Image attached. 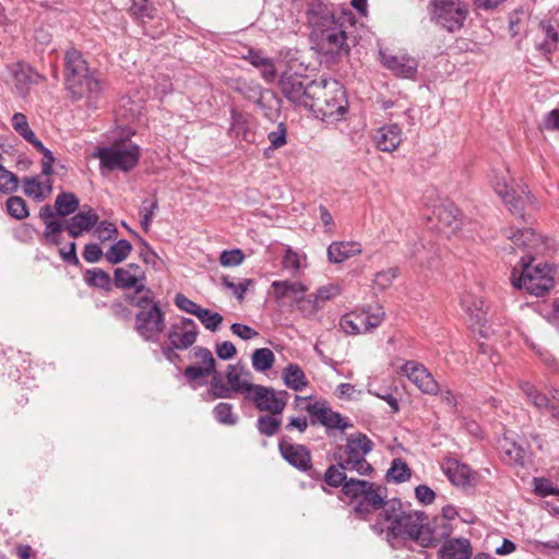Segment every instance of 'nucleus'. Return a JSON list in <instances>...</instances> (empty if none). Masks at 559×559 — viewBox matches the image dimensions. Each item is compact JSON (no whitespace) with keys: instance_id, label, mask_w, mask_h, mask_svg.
<instances>
[{"instance_id":"obj_1","label":"nucleus","mask_w":559,"mask_h":559,"mask_svg":"<svg viewBox=\"0 0 559 559\" xmlns=\"http://www.w3.org/2000/svg\"><path fill=\"white\" fill-rule=\"evenodd\" d=\"M428 516L423 511H403L402 502L399 499L389 500L378 515V521L371 525V528L378 534L386 532L389 539L403 538L411 539L417 544V536L421 534L423 524Z\"/></svg>"},{"instance_id":"obj_2","label":"nucleus","mask_w":559,"mask_h":559,"mask_svg":"<svg viewBox=\"0 0 559 559\" xmlns=\"http://www.w3.org/2000/svg\"><path fill=\"white\" fill-rule=\"evenodd\" d=\"M342 492L356 501L353 512L361 520H368L369 515L378 510L384 511L389 502L385 500L386 488L367 480L350 478Z\"/></svg>"},{"instance_id":"obj_3","label":"nucleus","mask_w":559,"mask_h":559,"mask_svg":"<svg viewBox=\"0 0 559 559\" xmlns=\"http://www.w3.org/2000/svg\"><path fill=\"white\" fill-rule=\"evenodd\" d=\"M430 21L448 33L460 32L469 15L466 0H431L427 5Z\"/></svg>"},{"instance_id":"obj_4","label":"nucleus","mask_w":559,"mask_h":559,"mask_svg":"<svg viewBox=\"0 0 559 559\" xmlns=\"http://www.w3.org/2000/svg\"><path fill=\"white\" fill-rule=\"evenodd\" d=\"M491 185L496 193L513 214L523 216V211L526 206L534 203V198L531 195L527 187L522 182H516L509 169L495 173L491 178Z\"/></svg>"},{"instance_id":"obj_5","label":"nucleus","mask_w":559,"mask_h":559,"mask_svg":"<svg viewBox=\"0 0 559 559\" xmlns=\"http://www.w3.org/2000/svg\"><path fill=\"white\" fill-rule=\"evenodd\" d=\"M140 156L139 145L130 141L115 142L110 146L98 147L93 153V157L99 159L100 168L122 173L132 170L138 165Z\"/></svg>"},{"instance_id":"obj_6","label":"nucleus","mask_w":559,"mask_h":559,"mask_svg":"<svg viewBox=\"0 0 559 559\" xmlns=\"http://www.w3.org/2000/svg\"><path fill=\"white\" fill-rule=\"evenodd\" d=\"M533 257H530V261H525V258H521L522 272L516 276V270L514 269L511 275V283L515 288L525 289L528 294L534 296H544L554 286L552 270L549 265H536L531 266Z\"/></svg>"},{"instance_id":"obj_7","label":"nucleus","mask_w":559,"mask_h":559,"mask_svg":"<svg viewBox=\"0 0 559 559\" xmlns=\"http://www.w3.org/2000/svg\"><path fill=\"white\" fill-rule=\"evenodd\" d=\"M306 81V76L288 69L282 73L278 86L283 95L289 102L298 106L310 108L312 99L319 96V93L325 84L324 82H319V80Z\"/></svg>"},{"instance_id":"obj_8","label":"nucleus","mask_w":559,"mask_h":559,"mask_svg":"<svg viewBox=\"0 0 559 559\" xmlns=\"http://www.w3.org/2000/svg\"><path fill=\"white\" fill-rule=\"evenodd\" d=\"M373 442L364 433H353L347 438L346 444L338 451V465L348 472L359 475H369L373 468L366 460L372 450Z\"/></svg>"},{"instance_id":"obj_9","label":"nucleus","mask_w":559,"mask_h":559,"mask_svg":"<svg viewBox=\"0 0 559 559\" xmlns=\"http://www.w3.org/2000/svg\"><path fill=\"white\" fill-rule=\"evenodd\" d=\"M356 20L350 10H341V22L325 28L318 34L321 50L333 57L347 56L349 46L347 44L346 29L353 26Z\"/></svg>"},{"instance_id":"obj_10","label":"nucleus","mask_w":559,"mask_h":559,"mask_svg":"<svg viewBox=\"0 0 559 559\" xmlns=\"http://www.w3.org/2000/svg\"><path fill=\"white\" fill-rule=\"evenodd\" d=\"M325 86L317 98L312 99L311 110L320 114L323 118L338 119L346 110L345 92L335 80L320 79Z\"/></svg>"},{"instance_id":"obj_11","label":"nucleus","mask_w":559,"mask_h":559,"mask_svg":"<svg viewBox=\"0 0 559 559\" xmlns=\"http://www.w3.org/2000/svg\"><path fill=\"white\" fill-rule=\"evenodd\" d=\"M246 399L253 402L260 412L281 415L287 404L288 393L273 386H246Z\"/></svg>"},{"instance_id":"obj_12","label":"nucleus","mask_w":559,"mask_h":559,"mask_svg":"<svg viewBox=\"0 0 559 559\" xmlns=\"http://www.w3.org/2000/svg\"><path fill=\"white\" fill-rule=\"evenodd\" d=\"M198 333V326L192 319L185 318L179 323L173 324L167 334L169 344L160 346L163 355L168 360H173V356H177L174 349L185 350L192 346Z\"/></svg>"},{"instance_id":"obj_13","label":"nucleus","mask_w":559,"mask_h":559,"mask_svg":"<svg viewBox=\"0 0 559 559\" xmlns=\"http://www.w3.org/2000/svg\"><path fill=\"white\" fill-rule=\"evenodd\" d=\"M384 310L381 306L368 311H354L343 316L340 320V326L346 334H361L378 328L384 319Z\"/></svg>"},{"instance_id":"obj_14","label":"nucleus","mask_w":559,"mask_h":559,"mask_svg":"<svg viewBox=\"0 0 559 559\" xmlns=\"http://www.w3.org/2000/svg\"><path fill=\"white\" fill-rule=\"evenodd\" d=\"M134 329L146 342H157L165 330V314L159 305L153 304L148 309L139 310Z\"/></svg>"},{"instance_id":"obj_15","label":"nucleus","mask_w":559,"mask_h":559,"mask_svg":"<svg viewBox=\"0 0 559 559\" xmlns=\"http://www.w3.org/2000/svg\"><path fill=\"white\" fill-rule=\"evenodd\" d=\"M341 10H336L324 0H311L307 9L308 23L318 34L341 22Z\"/></svg>"},{"instance_id":"obj_16","label":"nucleus","mask_w":559,"mask_h":559,"mask_svg":"<svg viewBox=\"0 0 559 559\" xmlns=\"http://www.w3.org/2000/svg\"><path fill=\"white\" fill-rule=\"evenodd\" d=\"M395 372L401 381H408L412 384H438L431 371L417 360L396 359Z\"/></svg>"},{"instance_id":"obj_17","label":"nucleus","mask_w":559,"mask_h":559,"mask_svg":"<svg viewBox=\"0 0 559 559\" xmlns=\"http://www.w3.org/2000/svg\"><path fill=\"white\" fill-rule=\"evenodd\" d=\"M453 532L452 523L445 518H433L431 522L423 524L421 534L417 536V544L421 547H435L450 537Z\"/></svg>"},{"instance_id":"obj_18","label":"nucleus","mask_w":559,"mask_h":559,"mask_svg":"<svg viewBox=\"0 0 559 559\" xmlns=\"http://www.w3.org/2000/svg\"><path fill=\"white\" fill-rule=\"evenodd\" d=\"M461 306L468 317L472 326H477L480 335L488 336L487 323V309L481 298L466 293L461 298Z\"/></svg>"},{"instance_id":"obj_19","label":"nucleus","mask_w":559,"mask_h":559,"mask_svg":"<svg viewBox=\"0 0 559 559\" xmlns=\"http://www.w3.org/2000/svg\"><path fill=\"white\" fill-rule=\"evenodd\" d=\"M306 411L311 416V424H321L328 429L345 430L352 427L338 413L333 412L331 408L321 403H308Z\"/></svg>"},{"instance_id":"obj_20","label":"nucleus","mask_w":559,"mask_h":559,"mask_svg":"<svg viewBox=\"0 0 559 559\" xmlns=\"http://www.w3.org/2000/svg\"><path fill=\"white\" fill-rule=\"evenodd\" d=\"M278 448L282 456L294 467L300 471L311 468V454L305 445L281 440Z\"/></svg>"},{"instance_id":"obj_21","label":"nucleus","mask_w":559,"mask_h":559,"mask_svg":"<svg viewBox=\"0 0 559 559\" xmlns=\"http://www.w3.org/2000/svg\"><path fill=\"white\" fill-rule=\"evenodd\" d=\"M402 129L396 123L378 128L372 134V141L379 151L392 153L402 143Z\"/></svg>"},{"instance_id":"obj_22","label":"nucleus","mask_w":559,"mask_h":559,"mask_svg":"<svg viewBox=\"0 0 559 559\" xmlns=\"http://www.w3.org/2000/svg\"><path fill=\"white\" fill-rule=\"evenodd\" d=\"M73 81L75 82L74 85H72L70 81L66 82V86L73 99H81L83 97L94 98L97 97L102 91L99 80L95 78L92 72L83 75L82 79L78 78Z\"/></svg>"},{"instance_id":"obj_23","label":"nucleus","mask_w":559,"mask_h":559,"mask_svg":"<svg viewBox=\"0 0 559 559\" xmlns=\"http://www.w3.org/2000/svg\"><path fill=\"white\" fill-rule=\"evenodd\" d=\"M380 58L383 66L397 76L408 79L417 71L416 60L406 55L393 56L380 52Z\"/></svg>"},{"instance_id":"obj_24","label":"nucleus","mask_w":559,"mask_h":559,"mask_svg":"<svg viewBox=\"0 0 559 559\" xmlns=\"http://www.w3.org/2000/svg\"><path fill=\"white\" fill-rule=\"evenodd\" d=\"M145 272L135 263H129L126 267H117L114 272V282L118 288H135L144 284Z\"/></svg>"},{"instance_id":"obj_25","label":"nucleus","mask_w":559,"mask_h":559,"mask_svg":"<svg viewBox=\"0 0 559 559\" xmlns=\"http://www.w3.org/2000/svg\"><path fill=\"white\" fill-rule=\"evenodd\" d=\"M506 237L511 240L512 249L527 250V254L524 257L525 261H530L532 252L539 246V237L536 236L532 228H522L513 231L512 228L504 231Z\"/></svg>"},{"instance_id":"obj_26","label":"nucleus","mask_w":559,"mask_h":559,"mask_svg":"<svg viewBox=\"0 0 559 559\" xmlns=\"http://www.w3.org/2000/svg\"><path fill=\"white\" fill-rule=\"evenodd\" d=\"M439 559H471L473 549L467 538L448 539L440 547Z\"/></svg>"},{"instance_id":"obj_27","label":"nucleus","mask_w":559,"mask_h":559,"mask_svg":"<svg viewBox=\"0 0 559 559\" xmlns=\"http://www.w3.org/2000/svg\"><path fill=\"white\" fill-rule=\"evenodd\" d=\"M99 216L93 210L87 212H80L72 216L66 224L64 229L69 233L72 238H78L84 231L91 230L97 225Z\"/></svg>"},{"instance_id":"obj_28","label":"nucleus","mask_w":559,"mask_h":559,"mask_svg":"<svg viewBox=\"0 0 559 559\" xmlns=\"http://www.w3.org/2000/svg\"><path fill=\"white\" fill-rule=\"evenodd\" d=\"M66 62V82H72V85L75 84L73 80L82 79L83 75L90 73V69L87 67L86 61L83 59L82 53L76 49H69L64 56Z\"/></svg>"},{"instance_id":"obj_29","label":"nucleus","mask_w":559,"mask_h":559,"mask_svg":"<svg viewBox=\"0 0 559 559\" xmlns=\"http://www.w3.org/2000/svg\"><path fill=\"white\" fill-rule=\"evenodd\" d=\"M362 251L361 245L356 241H333L328 247V260L331 263L337 264L345 260L360 254Z\"/></svg>"},{"instance_id":"obj_30","label":"nucleus","mask_w":559,"mask_h":559,"mask_svg":"<svg viewBox=\"0 0 559 559\" xmlns=\"http://www.w3.org/2000/svg\"><path fill=\"white\" fill-rule=\"evenodd\" d=\"M271 287L273 288L274 297L277 301L289 299L297 302L300 296L307 290V287L302 283L290 281H274Z\"/></svg>"},{"instance_id":"obj_31","label":"nucleus","mask_w":559,"mask_h":559,"mask_svg":"<svg viewBox=\"0 0 559 559\" xmlns=\"http://www.w3.org/2000/svg\"><path fill=\"white\" fill-rule=\"evenodd\" d=\"M245 59L260 70L261 76L267 83L276 79V69L271 58L265 57L260 50L249 49Z\"/></svg>"},{"instance_id":"obj_32","label":"nucleus","mask_w":559,"mask_h":559,"mask_svg":"<svg viewBox=\"0 0 559 559\" xmlns=\"http://www.w3.org/2000/svg\"><path fill=\"white\" fill-rule=\"evenodd\" d=\"M442 471L455 486H465L471 481V468L454 459L445 460Z\"/></svg>"},{"instance_id":"obj_33","label":"nucleus","mask_w":559,"mask_h":559,"mask_svg":"<svg viewBox=\"0 0 559 559\" xmlns=\"http://www.w3.org/2000/svg\"><path fill=\"white\" fill-rule=\"evenodd\" d=\"M528 400L537 408H546L552 414V406L559 407V390L552 389L548 393H543L537 390V386H527L525 391Z\"/></svg>"},{"instance_id":"obj_34","label":"nucleus","mask_w":559,"mask_h":559,"mask_svg":"<svg viewBox=\"0 0 559 559\" xmlns=\"http://www.w3.org/2000/svg\"><path fill=\"white\" fill-rule=\"evenodd\" d=\"M538 28L543 39L536 43V49L543 55L548 56L557 49L559 43V34L550 23L545 21L539 23Z\"/></svg>"},{"instance_id":"obj_35","label":"nucleus","mask_w":559,"mask_h":559,"mask_svg":"<svg viewBox=\"0 0 559 559\" xmlns=\"http://www.w3.org/2000/svg\"><path fill=\"white\" fill-rule=\"evenodd\" d=\"M435 213L440 224V229L449 227L454 231L460 228L459 210L454 204H442L436 209Z\"/></svg>"},{"instance_id":"obj_36","label":"nucleus","mask_w":559,"mask_h":559,"mask_svg":"<svg viewBox=\"0 0 559 559\" xmlns=\"http://www.w3.org/2000/svg\"><path fill=\"white\" fill-rule=\"evenodd\" d=\"M126 299L130 305L139 308L140 310L148 309L153 304H157L154 300V293L144 284L136 286L132 294H127Z\"/></svg>"},{"instance_id":"obj_37","label":"nucleus","mask_w":559,"mask_h":559,"mask_svg":"<svg viewBox=\"0 0 559 559\" xmlns=\"http://www.w3.org/2000/svg\"><path fill=\"white\" fill-rule=\"evenodd\" d=\"M80 205L78 197L72 192L62 191L55 200V211L61 217L74 214Z\"/></svg>"},{"instance_id":"obj_38","label":"nucleus","mask_w":559,"mask_h":559,"mask_svg":"<svg viewBox=\"0 0 559 559\" xmlns=\"http://www.w3.org/2000/svg\"><path fill=\"white\" fill-rule=\"evenodd\" d=\"M132 249L130 241L126 239L118 240L105 252V259L110 264H119L130 255Z\"/></svg>"},{"instance_id":"obj_39","label":"nucleus","mask_w":559,"mask_h":559,"mask_svg":"<svg viewBox=\"0 0 559 559\" xmlns=\"http://www.w3.org/2000/svg\"><path fill=\"white\" fill-rule=\"evenodd\" d=\"M282 425V418L280 415H262L257 420L258 431L266 437L275 436Z\"/></svg>"},{"instance_id":"obj_40","label":"nucleus","mask_w":559,"mask_h":559,"mask_svg":"<svg viewBox=\"0 0 559 559\" xmlns=\"http://www.w3.org/2000/svg\"><path fill=\"white\" fill-rule=\"evenodd\" d=\"M11 123L14 131L29 144H33L38 140L35 133L32 131L26 116L22 112H15L12 116Z\"/></svg>"},{"instance_id":"obj_41","label":"nucleus","mask_w":559,"mask_h":559,"mask_svg":"<svg viewBox=\"0 0 559 559\" xmlns=\"http://www.w3.org/2000/svg\"><path fill=\"white\" fill-rule=\"evenodd\" d=\"M274 354L270 348L263 347L258 348L253 352L251 360H252V367L257 371H266L271 369V367L274 364Z\"/></svg>"},{"instance_id":"obj_42","label":"nucleus","mask_w":559,"mask_h":559,"mask_svg":"<svg viewBox=\"0 0 559 559\" xmlns=\"http://www.w3.org/2000/svg\"><path fill=\"white\" fill-rule=\"evenodd\" d=\"M85 281L90 286L105 290H109L111 287V278L109 274L98 267L87 270L85 273Z\"/></svg>"},{"instance_id":"obj_43","label":"nucleus","mask_w":559,"mask_h":559,"mask_svg":"<svg viewBox=\"0 0 559 559\" xmlns=\"http://www.w3.org/2000/svg\"><path fill=\"white\" fill-rule=\"evenodd\" d=\"M233 88L243 95L246 98L250 100H255L258 105L264 109V105L262 103V90L259 84H248L245 81H236L235 86Z\"/></svg>"},{"instance_id":"obj_44","label":"nucleus","mask_w":559,"mask_h":559,"mask_svg":"<svg viewBox=\"0 0 559 559\" xmlns=\"http://www.w3.org/2000/svg\"><path fill=\"white\" fill-rule=\"evenodd\" d=\"M347 468H342L338 463L336 465H331L324 473L323 479L326 485L331 487H344V485L349 481L350 478H347L345 472Z\"/></svg>"},{"instance_id":"obj_45","label":"nucleus","mask_w":559,"mask_h":559,"mask_svg":"<svg viewBox=\"0 0 559 559\" xmlns=\"http://www.w3.org/2000/svg\"><path fill=\"white\" fill-rule=\"evenodd\" d=\"M411 477V469L407 464L401 459H394L391 467L386 473L388 480L394 483H403Z\"/></svg>"},{"instance_id":"obj_46","label":"nucleus","mask_w":559,"mask_h":559,"mask_svg":"<svg viewBox=\"0 0 559 559\" xmlns=\"http://www.w3.org/2000/svg\"><path fill=\"white\" fill-rule=\"evenodd\" d=\"M230 132L235 134L237 138H242L247 140L248 133V121L246 114L231 108L230 110Z\"/></svg>"},{"instance_id":"obj_47","label":"nucleus","mask_w":559,"mask_h":559,"mask_svg":"<svg viewBox=\"0 0 559 559\" xmlns=\"http://www.w3.org/2000/svg\"><path fill=\"white\" fill-rule=\"evenodd\" d=\"M502 451L504 454V459L509 461V463L521 464L523 465L525 459L527 456L526 451L520 444L515 442L504 441L502 444Z\"/></svg>"},{"instance_id":"obj_48","label":"nucleus","mask_w":559,"mask_h":559,"mask_svg":"<svg viewBox=\"0 0 559 559\" xmlns=\"http://www.w3.org/2000/svg\"><path fill=\"white\" fill-rule=\"evenodd\" d=\"M214 416L217 421L227 426L237 424L238 417L233 412V405L229 403H218L213 409Z\"/></svg>"},{"instance_id":"obj_49","label":"nucleus","mask_w":559,"mask_h":559,"mask_svg":"<svg viewBox=\"0 0 559 559\" xmlns=\"http://www.w3.org/2000/svg\"><path fill=\"white\" fill-rule=\"evenodd\" d=\"M5 205L8 213L16 219L21 221L29 215L26 202L21 197H10L7 200Z\"/></svg>"},{"instance_id":"obj_50","label":"nucleus","mask_w":559,"mask_h":559,"mask_svg":"<svg viewBox=\"0 0 559 559\" xmlns=\"http://www.w3.org/2000/svg\"><path fill=\"white\" fill-rule=\"evenodd\" d=\"M34 148L43 155L41 158V175L48 177L52 174V165L55 163V156L52 152L47 148L39 140L33 144Z\"/></svg>"},{"instance_id":"obj_51","label":"nucleus","mask_w":559,"mask_h":559,"mask_svg":"<svg viewBox=\"0 0 559 559\" xmlns=\"http://www.w3.org/2000/svg\"><path fill=\"white\" fill-rule=\"evenodd\" d=\"M158 209V202L157 199L154 197V199L148 202L147 200H144L140 210L141 214V226L145 231L150 230V227L152 225L153 218L155 216V212Z\"/></svg>"},{"instance_id":"obj_52","label":"nucleus","mask_w":559,"mask_h":559,"mask_svg":"<svg viewBox=\"0 0 559 559\" xmlns=\"http://www.w3.org/2000/svg\"><path fill=\"white\" fill-rule=\"evenodd\" d=\"M64 224L60 221H49L45 223V231L43 234L46 241L52 245L61 243V231L64 229Z\"/></svg>"},{"instance_id":"obj_53","label":"nucleus","mask_w":559,"mask_h":559,"mask_svg":"<svg viewBox=\"0 0 559 559\" xmlns=\"http://www.w3.org/2000/svg\"><path fill=\"white\" fill-rule=\"evenodd\" d=\"M284 384H308L306 376L298 365L289 364L283 372Z\"/></svg>"},{"instance_id":"obj_54","label":"nucleus","mask_w":559,"mask_h":559,"mask_svg":"<svg viewBox=\"0 0 559 559\" xmlns=\"http://www.w3.org/2000/svg\"><path fill=\"white\" fill-rule=\"evenodd\" d=\"M197 318L212 332L216 331L223 322V317L219 313L204 308L200 309L199 313H197Z\"/></svg>"},{"instance_id":"obj_55","label":"nucleus","mask_w":559,"mask_h":559,"mask_svg":"<svg viewBox=\"0 0 559 559\" xmlns=\"http://www.w3.org/2000/svg\"><path fill=\"white\" fill-rule=\"evenodd\" d=\"M270 148L277 150L287 143V127L284 122L276 124L275 129L267 134Z\"/></svg>"},{"instance_id":"obj_56","label":"nucleus","mask_w":559,"mask_h":559,"mask_svg":"<svg viewBox=\"0 0 559 559\" xmlns=\"http://www.w3.org/2000/svg\"><path fill=\"white\" fill-rule=\"evenodd\" d=\"M44 191L41 180L38 177L25 178L24 192L26 195L36 201H43L47 198Z\"/></svg>"},{"instance_id":"obj_57","label":"nucleus","mask_w":559,"mask_h":559,"mask_svg":"<svg viewBox=\"0 0 559 559\" xmlns=\"http://www.w3.org/2000/svg\"><path fill=\"white\" fill-rule=\"evenodd\" d=\"M19 188L17 176L0 165V191L3 193H12Z\"/></svg>"},{"instance_id":"obj_58","label":"nucleus","mask_w":559,"mask_h":559,"mask_svg":"<svg viewBox=\"0 0 559 559\" xmlns=\"http://www.w3.org/2000/svg\"><path fill=\"white\" fill-rule=\"evenodd\" d=\"M246 386H212L206 393V399L213 401L215 399H227L236 393H245Z\"/></svg>"},{"instance_id":"obj_59","label":"nucleus","mask_w":559,"mask_h":559,"mask_svg":"<svg viewBox=\"0 0 559 559\" xmlns=\"http://www.w3.org/2000/svg\"><path fill=\"white\" fill-rule=\"evenodd\" d=\"M130 12L133 16L144 21L145 19H153V7L148 3V0H131Z\"/></svg>"},{"instance_id":"obj_60","label":"nucleus","mask_w":559,"mask_h":559,"mask_svg":"<svg viewBox=\"0 0 559 559\" xmlns=\"http://www.w3.org/2000/svg\"><path fill=\"white\" fill-rule=\"evenodd\" d=\"M399 267H390L388 270L378 272L374 276L373 282L378 287L384 289L392 284V282L399 276Z\"/></svg>"},{"instance_id":"obj_61","label":"nucleus","mask_w":559,"mask_h":559,"mask_svg":"<svg viewBox=\"0 0 559 559\" xmlns=\"http://www.w3.org/2000/svg\"><path fill=\"white\" fill-rule=\"evenodd\" d=\"M245 254L240 249L224 250L221 253L219 262L223 266H237L242 263Z\"/></svg>"},{"instance_id":"obj_62","label":"nucleus","mask_w":559,"mask_h":559,"mask_svg":"<svg viewBox=\"0 0 559 559\" xmlns=\"http://www.w3.org/2000/svg\"><path fill=\"white\" fill-rule=\"evenodd\" d=\"M297 304L298 309L306 316L316 313L322 307L314 295H308L307 297L301 295Z\"/></svg>"},{"instance_id":"obj_63","label":"nucleus","mask_w":559,"mask_h":559,"mask_svg":"<svg viewBox=\"0 0 559 559\" xmlns=\"http://www.w3.org/2000/svg\"><path fill=\"white\" fill-rule=\"evenodd\" d=\"M222 282H223V285L228 288V289H231L233 293L235 294L236 298L238 300H242L243 299V295L245 293L247 292L248 289V286L250 284H252V281L251 280H245L238 284L234 283L233 281L229 280L228 276H223L222 277Z\"/></svg>"},{"instance_id":"obj_64","label":"nucleus","mask_w":559,"mask_h":559,"mask_svg":"<svg viewBox=\"0 0 559 559\" xmlns=\"http://www.w3.org/2000/svg\"><path fill=\"white\" fill-rule=\"evenodd\" d=\"M95 234L100 241H106L114 238L118 234V229L115 224L103 221L97 223Z\"/></svg>"}]
</instances>
